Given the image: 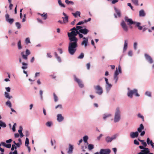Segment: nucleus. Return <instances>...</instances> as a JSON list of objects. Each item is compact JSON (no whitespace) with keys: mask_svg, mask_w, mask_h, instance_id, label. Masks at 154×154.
Segmentation results:
<instances>
[{"mask_svg":"<svg viewBox=\"0 0 154 154\" xmlns=\"http://www.w3.org/2000/svg\"><path fill=\"white\" fill-rule=\"evenodd\" d=\"M79 31H72L67 33L70 41L68 45V50L69 53L72 55L74 54L77 50L76 48L78 47V39L76 36L79 34Z\"/></svg>","mask_w":154,"mask_h":154,"instance_id":"1","label":"nucleus"},{"mask_svg":"<svg viewBox=\"0 0 154 154\" xmlns=\"http://www.w3.org/2000/svg\"><path fill=\"white\" fill-rule=\"evenodd\" d=\"M121 111L119 107H117L116 109L115 113L114 122H119L120 119Z\"/></svg>","mask_w":154,"mask_h":154,"instance_id":"2","label":"nucleus"},{"mask_svg":"<svg viewBox=\"0 0 154 154\" xmlns=\"http://www.w3.org/2000/svg\"><path fill=\"white\" fill-rule=\"evenodd\" d=\"M24 53L25 52L24 51H22L20 53L23 59L26 60H28V56L30 54L31 52L29 50L27 49L25 51L26 54H25Z\"/></svg>","mask_w":154,"mask_h":154,"instance_id":"3","label":"nucleus"},{"mask_svg":"<svg viewBox=\"0 0 154 154\" xmlns=\"http://www.w3.org/2000/svg\"><path fill=\"white\" fill-rule=\"evenodd\" d=\"M133 94H135L136 96L138 97L139 96V94L137 93V90L135 89L130 91L128 93V96L129 97L132 98Z\"/></svg>","mask_w":154,"mask_h":154,"instance_id":"4","label":"nucleus"},{"mask_svg":"<svg viewBox=\"0 0 154 154\" xmlns=\"http://www.w3.org/2000/svg\"><path fill=\"white\" fill-rule=\"evenodd\" d=\"M95 89L96 91V93L99 95H101L103 92L102 88L100 85L95 86H94Z\"/></svg>","mask_w":154,"mask_h":154,"instance_id":"5","label":"nucleus"},{"mask_svg":"<svg viewBox=\"0 0 154 154\" xmlns=\"http://www.w3.org/2000/svg\"><path fill=\"white\" fill-rule=\"evenodd\" d=\"M118 135L117 134H115L111 137L109 136L107 137H106L105 140L106 142L107 143L111 142L113 140L116 139Z\"/></svg>","mask_w":154,"mask_h":154,"instance_id":"6","label":"nucleus"},{"mask_svg":"<svg viewBox=\"0 0 154 154\" xmlns=\"http://www.w3.org/2000/svg\"><path fill=\"white\" fill-rule=\"evenodd\" d=\"M125 21L129 25L134 24L135 23V22L133 21L131 19L127 17H125Z\"/></svg>","mask_w":154,"mask_h":154,"instance_id":"7","label":"nucleus"},{"mask_svg":"<svg viewBox=\"0 0 154 154\" xmlns=\"http://www.w3.org/2000/svg\"><path fill=\"white\" fill-rule=\"evenodd\" d=\"M144 55L146 59L149 63H152L153 62V60L152 58L149 55L147 54H145Z\"/></svg>","mask_w":154,"mask_h":154,"instance_id":"8","label":"nucleus"},{"mask_svg":"<svg viewBox=\"0 0 154 154\" xmlns=\"http://www.w3.org/2000/svg\"><path fill=\"white\" fill-rule=\"evenodd\" d=\"M110 152V150L109 149H101L100 154H109Z\"/></svg>","mask_w":154,"mask_h":154,"instance_id":"9","label":"nucleus"},{"mask_svg":"<svg viewBox=\"0 0 154 154\" xmlns=\"http://www.w3.org/2000/svg\"><path fill=\"white\" fill-rule=\"evenodd\" d=\"M74 80L78 83L79 86L80 88H82L83 87V85L82 84L81 81L79 79L77 78L75 75H74Z\"/></svg>","mask_w":154,"mask_h":154,"instance_id":"10","label":"nucleus"},{"mask_svg":"<svg viewBox=\"0 0 154 154\" xmlns=\"http://www.w3.org/2000/svg\"><path fill=\"white\" fill-rule=\"evenodd\" d=\"M74 80L78 83L79 86L80 88H82L83 87V85L82 84L81 81L79 79L77 78L75 75H74Z\"/></svg>","mask_w":154,"mask_h":154,"instance_id":"11","label":"nucleus"},{"mask_svg":"<svg viewBox=\"0 0 154 154\" xmlns=\"http://www.w3.org/2000/svg\"><path fill=\"white\" fill-rule=\"evenodd\" d=\"M74 80L78 83L79 86L80 88H82L83 87V85L82 84L81 81L79 79L77 78L75 75H74Z\"/></svg>","mask_w":154,"mask_h":154,"instance_id":"12","label":"nucleus"},{"mask_svg":"<svg viewBox=\"0 0 154 154\" xmlns=\"http://www.w3.org/2000/svg\"><path fill=\"white\" fill-rule=\"evenodd\" d=\"M6 20L10 24H12L14 21V20L13 19L9 18V15L8 14H7L5 15Z\"/></svg>","mask_w":154,"mask_h":154,"instance_id":"13","label":"nucleus"},{"mask_svg":"<svg viewBox=\"0 0 154 154\" xmlns=\"http://www.w3.org/2000/svg\"><path fill=\"white\" fill-rule=\"evenodd\" d=\"M121 26L125 31L127 32L128 31V26H127L126 23L124 21H122L121 23Z\"/></svg>","mask_w":154,"mask_h":154,"instance_id":"14","label":"nucleus"},{"mask_svg":"<svg viewBox=\"0 0 154 154\" xmlns=\"http://www.w3.org/2000/svg\"><path fill=\"white\" fill-rule=\"evenodd\" d=\"M139 135L137 131L135 132H131L130 133V136L131 138L137 137Z\"/></svg>","mask_w":154,"mask_h":154,"instance_id":"15","label":"nucleus"},{"mask_svg":"<svg viewBox=\"0 0 154 154\" xmlns=\"http://www.w3.org/2000/svg\"><path fill=\"white\" fill-rule=\"evenodd\" d=\"M63 14L64 16V17H63V21L65 23H67L68 22V16L64 12L63 13Z\"/></svg>","mask_w":154,"mask_h":154,"instance_id":"16","label":"nucleus"},{"mask_svg":"<svg viewBox=\"0 0 154 154\" xmlns=\"http://www.w3.org/2000/svg\"><path fill=\"white\" fill-rule=\"evenodd\" d=\"M83 39L85 40L82 41L81 43V45H85V48H86L88 43V38L83 37Z\"/></svg>","mask_w":154,"mask_h":154,"instance_id":"17","label":"nucleus"},{"mask_svg":"<svg viewBox=\"0 0 154 154\" xmlns=\"http://www.w3.org/2000/svg\"><path fill=\"white\" fill-rule=\"evenodd\" d=\"M137 154H153V153H150L149 150H141L140 152Z\"/></svg>","mask_w":154,"mask_h":154,"instance_id":"18","label":"nucleus"},{"mask_svg":"<svg viewBox=\"0 0 154 154\" xmlns=\"http://www.w3.org/2000/svg\"><path fill=\"white\" fill-rule=\"evenodd\" d=\"M79 32L82 33L86 35L89 32V30L85 28L83 29H79Z\"/></svg>","mask_w":154,"mask_h":154,"instance_id":"19","label":"nucleus"},{"mask_svg":"<svg viewBox=\"0 0 154 154\" xmlns=\"http://www.w3.org/2000/svg\"><path fill=\"white\" fill-rule=\"evenodd\" d=\"M57 120L59 122H61L64 119V117L62 116V115L61 114H58L57 115Z\"/></svg>","mask_w":154,"mask_h":154,"instance_id":"20","label":"nucleus"},{"mask_svg":"<svg viewBox=\"0 0 154 154\" xmlns=\"http://www.w3.org/2000/svg\"><path fill=\"white\" fill-rule=\"evenodd\" d=\"M69 150L68 151V153L69 154H71L72 153L73 149V146L70 144H69Z\"/></svg>","mask_w":154,"mask_h":154,"instance_id":"21","label":"nucleus"},{"mask_svg":"<svg viewBox=\"0 0 154 154\" xmlns=\"http://www.w3.org/2000/svg\"><path fill=\"white\" fill-rule=\"evenodd\" d=\"M114 9L115 11L116 12L117 14L118 15V17H121V13L120 10L117 9L116 7H114Z\"/></svg>","mask_w":154,"mask_h":154,"instance_id":"22","label":"nucleus"},{"mask_svg":"<svg viewBox=\"0 0 154 154\" xmlns=\"http://www.w3.org/2000/svg\"><path fill=\"white\" fill-rule=\"evenodd\" d=\"M38 14L41 15L43 18V19L44 20H45L47 18V14L43 13L42 14H41L39 13H38Z\"/></svg>","mask_w":154,"mask_h":154,"instance_id":"23","label":"nucleus"},{"mask_svg":"<svg viewBox=\"0 0 154 154\" xmlns=\"http://www.w3.org/2000/svg\"><path fill=\"white\" fill-rule=\"evenodd\" d=\"M128 41L125 40L124 42V46L123 50L124 51H125L127 49L128 47Z\"/></svg>","mask_w":154,"mask_h":154,"instance_id":"24","label":"nucleus"},{"mask_svg":"<svg viewBox=\"0 0 154 154\" xmlns=\"http://www.w3.org/2000/svg\"><path fill=\"white\" fill-rule=\"evenodd\" d=\"M22 64L23 66L21 67V68L23 69H25L27 68V66L28 65L27 63L23 62L22 63Z\"/></svg>","mask_w":154,"mask_h":154,"instance_id":"25","label":"nucleus"},{"mask_svg":"<svg viewBox=\"0 0 154 154\" xmlns=\"http://www.w3.org/2000/svg\"><path fill=\"white\" fill-rule=\"evenodd\" d=\"M144 128V127L143 125L141 124L140 125V127L137 129V131L139 132H140L142 131V130H143Z\"/></svg>","mask_w":154,"mask_h":154,"instance_id":"26","label":"nucleus"},{"mask_svg":"<svg viewBox=\"0 0 154 154\" xmlns=\"http://www.w3.org/2000/svg\"><path fill=\"white\" fill-rule=\"evenodd\" d=\"M17 47L18 49L19 50H20L22 48V46L21 45V41L20 40H19L17 43Z\"/></svg>","mask_w":154,"mask_h":154,"instance_id":"27","label":"nucleus"},{"mask_svg":"<svg viewBox=\"0 0 154 154\" xmlns=\"http://www.w3.org/2000/svg\"><path fill=\"white\" fill-rule=\"evenodd\" d=\"M146 14L144 11L142 10L140 11L139 16L140 17H144L145 16Z\"/></svg>","mask_w":154,"mask_h":154,"instance_id":"28","label":"nucleus"},{"mask_svg":"<svg viewBox=\"0 0 154 154\" xmlns=\"http://www.w3.org/2000/svg\"><path fill=\"white\" fill-rule=\"evenodd\" d=\"M134 24H136V26L140 30H141L142 29L143 27L142 26H140L141 24L140 23L135 22V23Z\"/></svg>","mask_w":154,"mask_h":154,"instance_id":"29","label":"nucleus"},{"mask_svg":"<svg viewBox=\"0 0 154 154\" xmlns=\"http://www.w3.org/2000/svg\"><path fill=\"white\" fill-rule=\"evenodd\" d=\"M73 15L75 17H77V16H78L79 17H80L81 13L79 11H76L75 13H72Z\"/></svg>","mask_w":154,"mask_h":154,"instance_id":"30","label":"nucleus"},{"mask_svg":"<svg viewBox=\"0 0 154 154\" xmlns=\"http://www.w3.org/2000/svg\"><path fill=\"white\" fill-rule=\"evenodd\" d=\"M138 140L142 143V144L144 147H145L147 146V144L146 142H144V140L138 139Z\"/></svg>","mask_w":154,"mask_h":154,"instance_id":"31","label":"nucleus"},{"mask_svg":"<svg viewBox=\"0 0 154 154\" xmlns=\"http://www.w3.org/2000/svg\"><path fill=\"white\" fill-rule=\"evenodd\" d=\"M5 97L6 98H8L9 99L12 98V97L11 96H10L9 95V94L8 93L5 92Z\"/></svg>","mask_w":154,"mask_h":154,"instance_id":"32","label":"nucleus"},{"mask_svg":"<svg viewBox=\"0 0 154 154\" xmlns=\"http://www.w3.org/2000/svg\"><path fill=\"white\" fill-rule=\"evenodd\" d=\"M65 2L67 4L73 5L74 3L72 1H69V0H65Z\"/></svg>","mask_w":154,"mask_h":154,"instance_id":"33","label":"nucleus"},{"mask_svg":"<svg viewBox=\"0 0 154 154\" xmlns=\"http://www.w3.org/2000/svg\"><path fill=\"white\" fill-rule=\"evenodd\" d=\"M58 3L59 5L62 7L65 8V5L62 3L61 0L58 1Z\"/></svg>","mask_w":154,"mask_h":154,"instance_id":"34","label":"nucleus"},{"mask_svg":"<svg viewBox=\"0 0 154 154\" xmlns=\"http://www.w3.org/2000/svg\"><path fill=\"white\" fill-rule=\"evenodd\" d=\"M84 56V55L83 53H81L79 56L77 58L79 59H82L83 58Z\"/></svg>","mask_w":154,"mask_h":154,"instance_id":"35","label":"nucleus"},{"mask_svg":"<svg viewBox=\"0 0 154 154\" xmlns=\"http://www.w3.org/2000/svg\"><path fill=\"white\" fill-rule=\"evenodd\" d=\"M111 116V115L110 114H104L103 117V119L105 120L106 118L109 117Z\"/></svg>","mask_w":154,"mask_h":154,"instance_id":"36","label":"nucleus"},{"mask_svg":"<svg viewBox=\"0 0 154 154\" xmlns=\"http://www.w3.org/2000/svg\"><path fill=\"white\" fill-rule=\"evenodd\" d=\"M88 149L89 150H91L92 149L94 148V146L93 144H89L88 145Z\"/></svg>","mask_w":154,"mask_h":154,"instance_id":"37","label":"nucleus"},{"mask_svg":"<svg viewBox=\"0 0 154 154\" xmlns=\"http://www.w3.org/2000/svg\"><path fill=\"white\" fill-rule=\"evenodd\" d=\"M53 95L54 97V99L55 102H56L58 100V98L57 97V96L54 93H53Z\"/></svg>","mask_w":154,"mask_h":154,"instance_id":"38","label":"nucleus"},{"mask_svg":"<svg viewBox=\"0 0 154 154\" xmlns=\"http://www.w3.org/2000/svg\"><path fill=\"white\" fill-rule=\"evenodd\" d=\"M29 144V140L28 138L26 137V138L25 142V145L26 146H28V145Z\"/></svg>","mask_w":154,"mask_h":154,"instance_id":"39","label":"nucleus"},{"mask_svg":"<svg viewBox=\"0 0 154 154\" xmlns=\"http://www.w3.org/2000/svg\"><path fill=\"white\" fill-rule=\"evenodd\" d=\"M88 139V137L87 136H85L83 137V140L85 143H87V140Z\"/></svg>","mask_w":154,"mask_h":154,"instance_id":"40","label":"nucleus"},{"mask_svg":"<svg viewBox=\"0 0 154 154\" xmlns=\"http://www.w3.org/2000/svg\"><path fill=\"white\" fill-rule=\"evenodd\" d=\"M0 126L3 127H5L6 126V124L1 121H0Z\"/></svg>","mask_w":154,"mask_h":154,"instance_id":"41","label":"nucleus"},{"mask_svg":"<svg viewBox=\"0 0 154 154\" xmlns=\"http://www.w3.org/2000/svg\"><path fill=\"white\" fill-rule=\"evenodd\" d=\"M6 104L7 106H8L10 107H11V102L8 100L6 102Z\"/></svg>","mask_w":154,"mask_h":154,"instance_id":"42","label":"nucleus"},{"mask_svg":"<svg viewBox=\"0 0 154 154\" xmlns=\"http://www.w3.org/2000/svg\"><path fill=\"white\" fill-rule=\"evenodd\" d=\"M133 3L136 5H138V0H131Z\"/></svg>","mask_w":154,"mask_h":154,"instance_id":"43","label":"nucleus"},{"mask_svg":"<svg viewBox=\"0 0 154 154\" xmlns=\"http://www.w3.org/2000/svg\"><path fill=\"white\" fill-rule=\"evenodd\" d=\"M16 26L18 29H20L21 28V25L19 22H16L15 23Z\"/></svg>","mask_w":154,"mask_h":154,"instance_id":"44","label":"nucleus"},{"mask_svg":"<svg viewBox=\"0 0 154 154\" xmlns=\"http://www.w3.org/2000/svg\"><path fill=\"white\" fill-rule=\"evenodd\" d=\"M20 135V136L21 137H22L23 136V135L22 132V130H21L20 129L18 131Z\"/></svg>","mask_w":154,"mask_h":154,"instance_id":"45","label":"nucleus"},{"mask_svg":"<svg viewBox=\"0 0 154 154\" xmlns=\"http://www.w3.org/2000/svg\"><path fill=\"white\" fill-rule=\"evenodd\" d=\"M137 116L138 117L142 119V120L143 121H144V117L143 116L141 115V114H140L138 113V114Z\"/></svg>","mask_w":154,"mask_h":154,"instance_id":"46","label":"nucleus"},{"mask_svg":"<svg viewBox=\"0 0 154 154\" xmlns=\"http://www.w3.org/2000/svg\"><path fill=\"white\" fill-rule=\"evenodd\" d=\"M86 21L85 20L81 21L79 22L76 25H81L84 24V23H85Z\"/></svg>","mask_w":154,"mask_h":154,"instance_id":"47","label":"nucleus"},{"mask_svg":"<svg viewBox=\"0 0 154 154\" xmlns=\"http://www.w3.org/2000/svg\"><path fill=\"white\" fill-rule=\"evenodd\" d=\"M145 94L149 97H151V93L150 92L147 91L145 92Z\"/></svg>","mask_w":154,"mask_h":154,"instance_id":"48","label":"nucleus"},{"mask_svg":"<svg viewBox=\"0 0 154 154\" xmlns=\"http://www.w3.org/2000/svg\"><path fill=\"white\" fill-rule=\"evenodd\" d=\"M25 42L26 44H28L30 43L29 38H26L25 40Z\"/></svg>","mask_w":154,"mask_h":154,"instance_id":"49","label":"nucleus"},{"mask_svg":"<svg viewBox=\"0 0 154 154\" xmlns=\"http://www.w3.org/2000/svg\"><path fill=\"white\" fill-rule=\"evenodd\" d=\"M52 124L51 122H48L46 123V125L48 127H50Z\"/></svg>","mask_w":154,"mask_h":154,"instance_id":"50","label":"nucleus"},{"mask_svg":"<svg viewBox=\"0 0 154 154\" xmlns=\"http://www.w3.org/2000/svg\"><path fill=\"white\" fill-rule=\"evenodd\" d=\"M39 94L41 97V99L42 100L43 99V96H42V94H43V91L42 90H40L39 91Z\"/></svg>","mask_w":154,"mask_h":154,"instance_id":"51","label":"nucleus"},{"mask_svg":"<svg viewBox=\"0 0 154 154\" xmlns=\"http://www.w3.org/2000/svg\"><path fill=\"white\" fill-rule=\"evenodd\" d=\"M150 144L152 146V147L153 148L154 147V143H153L152 140L150 141Z\"/></svg>","mask_w":154,"mask_h":154,"instance_id":"52","label":"nucleus"},{"mask_svg":"<svg viewBox=\"0 0 154 154\" xmlns=\"http://www.w3.org/2000/svg\"><path fill=\"white\" fill-rule=\"evenodd\" d=\"M118 76H116L114 75V79L115 80V82L116 83L117 82V81L118 80Z\"/></svg>","mask_w":154,"mask_h":154,"instance_id":"53","label":"nucleus"},{"mask_svg":"<svg viewBox=\"0 0 154 154\" xmlns=\"http://www.w3.org/2000/svg\"><path fill=\"white\" fill-rule=\"evenodd\" d=\"M137 43L136 42H134V48L135 50L137 49Z\"/></svg>","mask_w":154,"mask_h":154,"instance_id":"54","label":"nucleus"},{"mask_svg":"<svg viewBox=\"0 0 154 154\" xmlns=\"http://www.w3.org/2000/svg\"><path fill=\"white\" fill-rule=\"evenodd\" d=\"M14 148L15 149H17L16 147L15 146V145H12V147H11V150L12 151L14 150Z\"/></svg>","mask_w":154,"mask_h":154,"instance_id":"55","label":"nucleus"},{"mask_svg":"<svg viewBox=\"0 0 154 154\" xmlns=\"http://www.w3.org/2000/svg\"><path fill=\"white\" fill-rule=\"evenodd\" d=\"M134 144L136 145H139V142L136 140H134Z\"/></svg>","mask_w":154,"mask_h":154,"instance_id":"56","label":"nucleus"},{"mask_svg":"<svg viewBox=\"0 0 154 154\" xmlns=\"http://www.w3.org/2000/svg\"><path fill=\"white\" fill-rule=\"evenodd\" d=\"M26 14H24L23 15V18L22 19V22H23L26 21Z\"/></svg>","mask_w":154,"mask_h":154,"instance_id":"57","label":"nucleus"},{"mask_svg":"<svg viewBox=\"0 0 154 154\" xmlns=\"http://www.w3.org/2000/svg\"><path fill=\"white\" fill-rule=\"evenodd\" d=\"M118 75H119V72H118L117 69H116L114 75L116 76H117Z\"/></svg>","mask_w":154,"mask_h":154,"instance_id":"58","label":"nucleus"},{"mask_svg":"<svg viewBox=\"0 0 154 154\" xmlns=\"http://www.w3.org/2000/svg\"><path fill=\"white\" fill-rule=\"evenodd\" d=\"M58 108H59L60 109H62V105H61V104L58 105H57L55 107V109H57Z\"/></svg>","mask_w":154,"mask_h":154,"instance_id":"59","label":"nucleus"},{"mask_svg":"<svg viewBox=\"0 0 154 154\" xmlns=\"http://www.w3.org/2000/svg\"><path fill=\"white\" fill-rule=\"evenodd\" d=\"M118 2V0H113L112 1V4H115L116 3Z\"/></svg>","mask_w":154,"mask_h":154,"instance_id":"60","label":"nucleus"},{"mask_svg":"<svg viewBox=\"0 0 154 154\" xmlns=\"http://www.w3.org/2000/svg\"><path fill=\"white\" fill-rule=\"evenodd\" d=\"M86 66H87V69H89L90 68V63H87V64H86Z\"/></svg>","mask_w":154,"mask_h":154,"instance_id":"61","label":"nucleus"},{"mask_svg":"<svg viewBox=\"0 0 154 154\" xmlns=\"http://www.w3.org/2000/svg\"><path fill=\"white\" fill-rule=\"evenodd\" d=\"M76 29L77 31L78 30H79L80 29H81V28H82V27L80 26H77L76 27Z\"/></svg>","mask_w":154,"mask_h":154,"instance_id":"62","label":"nucleus"},{"mask_svg":"<svg viewBox=\"0 0 154 154\" xmlns=\"http://www.w3.org/2000/svg\"><path fill=\"white\" fill-rule=\"evenodd\" d=\"M150 139L149 138H147L146 140V142L148 145L150 144Z\"/></svg>","mask_w":154,"mask_h":154,"instance_id":"63","label":"nucleus"},{"mask_svg":"<svg viewBox=\"0 0 154 154\" xmlns=\"http://www.w3.org/2000/svg\"><path fill=\"white\" fill-rule=\"evenodd\" d=\"M37 20L40 23H43V22L42 21L41 19H40L39 18H37Z\"/></svg>","mask_w":154,"mask_h":154,"instance_id":"64","label":"nucleus"}]
</instances>
